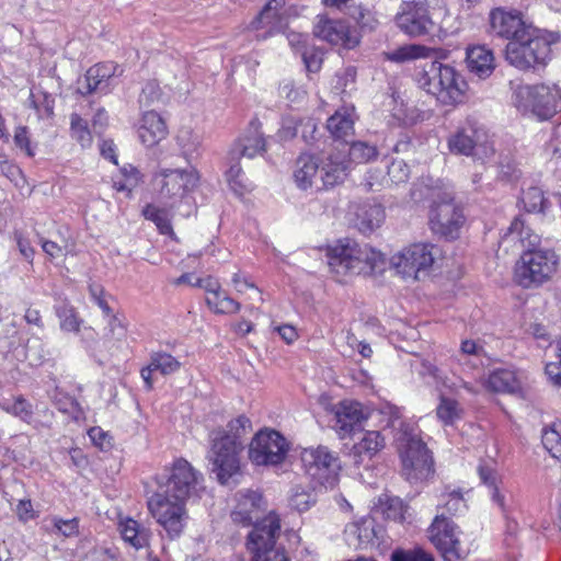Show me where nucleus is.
<instances>
[{
    "instance_id": "f257e3e1",
    "label": "nucleus",
    "mask_w": 561,
    "mask_h": 561,
    "mask_svg": "<svg viewBox=\"0 0 561 561\" xmlns=\"http://www.w3.org/2000/svg\"><path fill=\"white\" fill-rule=\"evenodd\" d=\"M202 474L184 458L165 468L157 492L148 500V510L170 538L178 537L186 518L185 502L197 491Z\"/></svg>"
},
{
    "instance_id": "f03ea898",
    "label": "nucleus",
    "mask_w": 561,
    "mask_h": 561,
    "mask_svg": "<svg viewBox=\"0 0 561 561\" xmlns=\"http://www.w3.org/2000/svg\"><path fill=\"white\" fill-rule=\"evenodd\" d=\"M329 265L339 276L370 275L385 268L386 260L381 252L354 240H340L328 251Z\"/></svg>"
},
{
    "instance_id": "7ed1b4c3",
    "label": "nucleus",
    "mask_w": 561,
    "mask_h": 561,
    "mask_svg": "<svg viewBox=\"0 0 561 561\" xmlns=\"http://www.w3.org/2000/svg\"><path fill=\"white\" fill-rule=\"evenodd\" d=\"M421 89L432 94L443 105H455L463 101L468 84L451 66L431 61L419 75Z\"/></svg>"
},
{
    "instance_id": "20e7f679",
    "label": "nucleus",
    "mask_w": 561,
    "mask_h": 561,
    "mask_svg": "<svg viewBox=\"0 0 561 561\" xmlns=\"http://www.w3.org/2000/svg\"><path fill=\"white\" fill-rule=\"evenodd\" d=\"M396 443L407 480L421 481L433 471V459L412 425L400 422Z\"/></svg>"
},
{
    "instance_id": "39448f33",
    "label": "nucleus",
    "mask_w": 561,
    "mask_h": 561,
    "mask_svg": "<svg viewBox=\"0 0 561 561\" xmlns=\"http://www.w3.org/2000/svg\"><path fill=\"white\" fill-rule=\"evenodd\" d=\"M559 255L551 249H528L515 264L514 280L525 289H535L550 282L558 273Z\"/></svg>"
},
{
    "instance_id": "423d86ee",
    "label": "nucleus",
    "mask_w": 561,
    "mask_h": 561,
    "mask_svg": "<svg viewBox=\"0 0 561 561\" xmlns=\"http://www.w3.org/2000/svg\"><path fill=\"white\" fill-rule=\"evenodd\" d=\"M550 54L551 42L534 26L519 34L517 39L508 42L505 49L506 60L520 70L545 65Z\"/></svg>"
},
{
    "instance_id": "0eeeda50",
    "label": "nucleus",
    "mask_w": 561,
    "mask_h": 561,
    "mask_svg": "<svg viewBox=\"0 0 561 561\" xmlns=\"http://www.w3.org/2000/svg\"><path fill=\"white\" fill-rule=\"evenodd\" d=\"M445 12L446 5L443 0L404 1L394 21L403 33L417 37L428 34L434 26L433 16Z\"/></svg>"
},
{
    "instance_id": "6e6552de",
    "label": "nucleus",
    "mask_w": 561,
    "mask_h": 561,
    "mask_svg": "<svg viewBox=\"0 0 561 561\" xmlns=\"http://www.w3.org/2000/svg\"><path fill=\"white\" fill-rule=\"evenodd\" d=\"M300 460L305 473L317 485L325 489L336 485L342 466L339 456L329 447L319 445L305 448L300 454Z\"/></svg>"
},
{
    "instance_id": "1a4fd4ad",
    "label": "nucleus",
    "mask_w": 561,
    "mask_h": 561,
    "mask_svg": "<svg viewBox=\"0 0 561 561\" xmlns=\"http://www.w3.org/2000/svg\"><path fill=\"white\" fill-rule=\"evenodd\" d=\"M514 103L524 114L530 113L539 119H549L561 105V94L557 87L522 85L515 92Z\"/></svg>"
},
{
    "instance_id": "9d476101",
    "label": "nucleus",
    "mask_w": 561,
    "mask_h": 561,
    "mask_svg": "<svg viewBox=\"0 0 561 561\" xmlns=\"http://www.w3.org/2000/svg\"><path fill=\"white\" fill-rule=\"evenodd\" d=\"M198 180V173L192 167L185 169L160 168L153 175V185L159 199L173 205L193 191Z\"/></svg>"
},
{
    "instance_id": "9b49d317",
    "label": "nucleus",
    "mask_w": 561,
    "mask_h": 561,
    "mask_svg": "<svg viewBox=\"0 0 561 561\" xmlns=\"http://www.w3.org/2000/svg\"><path fill=\"white\" fill-rule=\"evenodd\" d=\"M289 450L286 438L277 431L260 430L249 444L248 457L255 466H277Z\"/></svg>"
},
{
    "instance_id": "f8f14e48",
    "label": "nucleus",
    "mask_w": 561,
    "mask_h": 561,
    "mask_svg": "<svg viewBox=\"0 0 561 561\" xmlns=\"http://www.w3.org/2000/svg\"><path fill=\"white\" fill-rule=\"evenodd\" d=\"M437 252L434 244L413 243L392 255L390 264L403 277L419 279L420 273L433 266Z\"/></svg>"
},
{
    "instance_id": "ddd939ff",
    "label": "nucleus",
    "mask_w": 561,
    "mask_h": 561,
    "mask_svg": "<svg viewBox=\"0 0 561 561\" xmlns=\"http://www.w3.org/2000/svg\"><path fill=\"white\" fill-rule=\"evenodd\" d=\"M243 448V444L230 442L228 437L211 432L210 460L221 484H227L240 472V454Z\"/></svg>"
},
{
    "instance_id": "4468645a",
    "label": "nucleus",
    "mask_w": 561,
    "mask_h": 561,
    "mask_svg": "<svg viewBox=\"0 0 561 561\" xmlns=\"http://www.w3.org/2000/svg\"><path fill=\"white\" fill-rule=\"evenodd\" d=\"M456 530L455 524L444 513L436 515L428 527V539L445 561H460L469 553L461 545Z\"/></svg>"
},
{
    "instance_id": "2eb2a0df",
    "label": "nucleus",
    "mask_w": 561,
    "mask_h": 561,
    "mask_svg": "<svg viewBox=\"0 0 561 561\" xmlns=\"http://www.w3.org/2000/svg\"><path fill=\"white\" fill-rule=\"evenodd\" d=\"M465 221L462 210L449 196L435 201L430 211V226L434 233L456 238Z\"/></svg>"
},
{
    "instance_id": "dca6fc26",
    "label": "nucleus",
    "mask_w": 561,
    "mask_h": 561,
    "mask_svg": "<svg viewBox=\"0 0 561 561\" xmlns=\"http://www.w3.org/2000/svg\"><path fill=\"white\" fill-rule=\"evenodd\" d=\"M279 535V515L275 512H270L260 522L254 524L253 529L248 535V549L252 556L278 549L279 547L276 545V540Z\"/></svg>"
},
{
    "instance_id": "f3484780",
    "label": "nucleus",
    "mask_w": 561,
    "mask_h": 561,
    "mask_svg": "<svg viewBox=\"0 0 561 561\" xmlns=\"http://www.w3.org/2000/svg\"><path fill=\"white\" fill-rule=\"evenodd\" d=\"M313 33L317 37L347 49L354 48L359 44V37L355 30L343 20L330 19L327 15H319L314 25Z\"/></svg>"
},
{
    "instance_id": "a211bd4d",
    "label": "nucleus",
    "mask_w": 561,
    "mask_h": 561,
    "mask_svg": "<svg viewBox=\"0 0 561 561\" xmlns=\"http://www.w3.org/2000/svg\"><path fill=\"white\" fill-rule=\"evenodd\" d=\"M262 511V495L259 492L248 490L238 494L237 505L230 516L236 525L249 527L261 520Z\"/></svg>"
},
{
    "instance_id": "6ab92c4d",
    "label": "nucleus",
    "mask_w": 561,
    "mask_h": 561,
    "mask_svg": "<svg viewBox=\"0 0 561 561\" xmlns=\"http://www.w3.org/2000/svg\"><path fill=\"white\" fill-rule=\"evenodd\" d=\"M492 31L500 37L513 42L519 37V34L526 32L531 24H527L518 12H508L502 9H495L490 14Z\"/></svg>"
},
{
    "instance_id": "aec40b11",
    "label": "nucleus",
    "mask_w": 561,
    "mask_h": 561,
    "mask_svg": "<svg viewBox=\"0 0 561 561\" xmlns=\"http://www.w3.org/2000/svg\"><path fill=\"white\" fill-rule=\"evenodd\" d=\"M486 134L477 122L468 119L466 126L461 127L448 139L449 150L457 154L470 156L474 148L484 142Z\"/></svg>"
},
{
    "instance_id": "412c9836",
    "label": "nucleus",
    "mask_w": 561,
    "mask_h": 561,
    "mask_svg": "<svg viewBox=\"0 0 561 561\" xmlns=\"http://www.w3.org/2000/svg\"><path fill=\"white\" fill-rule=\"evenodd\" d=\"M381 533V527L371 517H365L353 523L346 529L350 543L357 549L379 547Z\"/></svg>"
},
{
    "instance_id": "4be33fe9",
    "label": "nucleus",
    "mask_w": 561,
    "mask_h": 561,
    "mask_svg": "<svg viewBox=\"0 0 561 561\" xmlns=\"http://www.w3.org/2000/svg\"><path fill=\"white\" fill-rule=\"evenodd\" d=\"M230 151H232L233 159H252L266 151V141L257 118L250 122L247 135L240 138Z\"/></svg>"
},
{
    "instance_id": "5701e85b",
    "label": "nucleus",
    "mask_w": 561,
    "mask_h": 561,
    "mask_svg": "<svg viewBox=\"0 0 561 561\" xmlns=\"http://www.w3.org/2000/svg\"><path fill=\"white\" fill-rule=\"evenodd\" d=\"M335 428L341 436L351 434L356 426L367 419L363 407L356 401H342L334 411Z\"/></svg>"
},
{
    "instance_id": "b1692460",
    "label": "nucleus",
    "mask_w": 561,
    "mask_h": 561,
    "mask_svg": "<svg viewBox=\"0 0 561 561\" xmlns=\"http://www.w3.org/2000/svg\"><path fill=\"white\" fill-rule=\"evenodd\" d=\"M168 135L165 121L156 111L144 113L138 127V136L146 147H153Z\"/></svg>"
},
{
    "instance_id": "393cba45",
    "label": "nucleus",
    "mask_w": 561,
    "mask_h": 561,
    "mask_svg": "<svg viewBox=\"0 0 561 561\" xmlns=\"http://www.w3.org/2000/svg\"><path fill=\"white\" fill-rule=\"evenodd\" d=\"M466 61L469 71L479 78L491 76L495 68L493 51L484 45L468 47Z\"/></svg>"
},
{
    "instance_id": "a878e982",
    "label": "nucleus",
    "mask_w": 561,
    "mask_h": 561,
    "mask_svg": "<svg viewBox=\"0 0 561 561\" xmlns=\"http://www.w3.org/2000/svg\"><path fill=\"white\" fill-rule=\"evenodd\" d=\"M350 161L341 153H330L321 168L323 186L331 187L342 183L348 174Z\"/></svg>"
},
{
    "instance_id": "bb28decb",
    "label": "nucleus",
    "mask_w": 561,
    "mask_h": 561,
    "mask_svg": "<svg viewBox=\"0 0 561 561\" xmlns=\"http://www.w3.org/2000/svg\"><path fill=\"white\" fill-rule=\"evenodd\" d=\"M356 225L362 232H371L379 228L385 219L383 207L375 202H363L355 209Z\"/></svg>"
},
{
    "instance_id": "cd10ccee",
    "label": "nucleus",
    "mask_w": 561,
    "mask_h": 561,
    "mask_svg": "<svg viewBox=\"0 0 561 561\" xmlns=\"http://www.w3.org/2000/svg\"><path fill=\"white\" fill-rule=\"evenodd\" d=\"M385 447V438L377 431L365 433L363 438L355 443L352 448V456L355 465L363 463L366 459L370 460Z\"/></svg>"
},
{
    "instance_id": "c85d7f7f",
    "label": "nucleus",
    "mask_w": 561,
    "mask_h": 561,
    "mask_svg": "<svg viewBox=\"0 0 561 561\" xmlns=\"http://www.w3.org/2000/svg\"><path fill=\"white\" fill-rule=\"evenodd\" d=\"M319 171V160L312 154L302 153L296 161L294 179L297 186L307 190L312 186Z\"/></svg>"
},
{
    "instance_id": "c756f323",
    "label": "nucleus",
    "mask_w": 561,
    "mask_h": 561,
    "mask_svg": "<svg viewBox=\"0 0 561 561\" xmlns=\"http://www.w3.org/2000/svg\"><path fill=\"white\" fill-rule=\"evenodd\" d=\"M483 386L492 392L514 393L519 389L515 374L508 369H496L483 381Z\"/></svg>"
},
{
    "instance_id": "7c9ffc66",
    "label": "nucleus",
    "mask_w": 561,
    "mask_h": 561,
    "mask_svg": "<svg viewBox=\"0 0 561 561\" xmlns=\"http://www.w3.org/2000/svg\"><path fill=\"white\" fill-rule=\"evenodd\" d=\"M123 539L136 549L145 548L149 545L151 531L142 527L133 518H127L119 524Z\"/></svg>"
},
{
    "instance_id": "2f4dec72",
    "label": "nucleus",
    "mask_w": 561,
    "mask_h": 561,
    "mask_svg": "<svg viewBox=\"0 0 561 561\" xmlns=\"http://www.w3.org/2000/svg\"><path fill=\"white\" fill-rule=\"evenodd\" d=\"M283 7L284 0H270L252 21L251 26L254 30L267 27L268 33L276 30L280 22V10Z\"/></svg>"
},
{
    "instance_id": "473e14b6",
    "label": "nucleus",
    "mask_w": 561,
    "mask_h": 561,
    "mask_svg": "<svg viewBox=\"0 0 561 561\" xmlns=\"http://www.w3.org/2000/svg\"><path fill=\"white\" fill-rule=\"evenodd\" d=\"M327 128L334 139L347 142V138L354 134V121L347 111H336L328 119Z\"/></svg>"
},
{
    "instance_id": "72a5a7b5",
    "label": "nucleus",
    "mask_w": 561,
    "mask_h": 561,
    "mask_svg": "<svg viewBox=\"0 0 561 561\" xmlns=\"http://www.w3.org/2000/svg\"><path fill=\"white\" fill-rule=\"evenodd\" d=\"M505 237L512 242H519L525 250L538 249L537 245L540 242L539 236L534 233L530 228L526 227L524 220L519 217H516L512 221Z\"/></svg>"
},
{
    "instance_id": "f704fd0d",
    "label": "nucleus",
    "mask_w": 561,
    "mask_h": 561,
    "mask_svg": "<svg viewBox=\"0 0 561 561\" xmlns=\"http://www.w3.org/2000/svg\"><path fill=\"white\" fill-rule=\"evenodd\" d=\"M221 437H228L230 442L243 444V438L252 432L251 420L241 414L228 422L226 428L213 431Z\"/></svg>"
},
{
    "instance_id": "c9c22d12",
    "label": "nucleus",
    "mask_w": 561,
    "mask_h": 561,
    "mask_svg": "<svg viewBox=\"0 0 561 561\" xmlns=\"http://www.w3.org/2000/svg\"><path fill=\"white\" fill-rule=\"evenodd\" d=\"M142 214L146 219L153 221L162 234H168L173 237L174 231L171 225V213L170 209L160 208L152 204L147 205Z\"/></svg>"
},
{
    "instance_id": "e433bc0d",
    "label": "nucleus",
    "mask_w": 561,
    "mask_h": 561,
    "mask_svg": "<svg viewBox=\"0 0 561 561\" xmlns=\"http://www.w3.org/2000/svg\"><path fill=\"white\" fill-rule=\"evenodd\" d=\"M379 505L387 519L403 522L408 505L398 496L382 495L379 497Z\"/></svg>"
},
{
    "instance_id": "4c0bfd02",
    "label": "nucleus",
    "mask_w": 561,
    "mask_h": 561,
    "mask_svg": "<svg viewBox=\"0 0 561 561\" xmlns=\"http://www.w3.org/2000/svg\"><path fill=\"white\" fill-rule=\"evenodd\" d=\"M112 77L105 66L95 65L88 69L85 73V90L80 88L81 93L90 94L106 87V81Z\"/></svg>"
},
{
    "instance_id": "58836bf2",
    "label": "nucleus",
    "mask_w": 561,
    "mask_h": 561,
    "mask_svg": "<svg viewBox=\"0 0 561 561\" xmlns=\"http://www.w3.org/2000/svg\"><path fill=\"white\" fill-rule=\"evenodd\" d=\"M462 409L457 400L440 396L439 404L436 408L437 417L445 424L451 425L456 420L460 419Z\"/></svg>"
},
{
    "instance_id": "ea45409f",
    "label": "nucleus",
    "mask_w": 561,
    "mask_h": 561,
    "mask_svg": "<svg viewBox=\"0 0 561 561\" xmlns=\"http://www.w3.org/2000/svg\"><path fill=\"white\" fill-rule=\"evenodd\" d=\"M433 49L421 44H408L396 49L390 59L393 61L402 62L407 60L430 57Z\"/></svg>"
},
{
    "instance_id": "a19ab883",
    "label": "nucleus",
    "mask_w": 561,
    "mask_h": 561,
    "mask_svg": "<svg viewBox=\"0 0 561 561\" xmlns=\"http://www.w3.org/2000/svg\"><path fill=\"white\" fill-rule=\"evenodd\" d=\"M228 163L229 169L226 172L227 182L236 194L242 195L247 190V184L243 181L240 159H233L232 151L229 152Z\"/></svg>"
},
{
    "instance_id": "79ce46f5",
    "label": "nucleus",
    "mask_w": 561,
    "mask_h": 561,
    "mask_svg": "<svg viewBox=\"0 0 561 561\" xmlns=\"http://www.w3.org/2000/svg\"><path fill=\"white\" fill-rule=\"evenodd\" d=\"M207 305L217 313L232 314L240 310V304L220 291L215 294V297L206 298Z\"/></svg>"
},
{
    "instance_id": "37998d69",
    "label": "nucleus",
    "mask_w": 561,
    "mask_h": 561,
    "mask_svg": "<svg viewBox=\"0 0 561 561\" xmlns=\"http://www.w3.org/2000/svg\"><path fill=\"white\" fill-rule=\"evenodd\" d=\"M348 154L352 161L366 163L377 158L378 150L367 142L356 141L351 145Z\"/></svg>"
},
{
    "instance_id": "c03bdc74",
    "label": "nucleus",
    "mask_w": 561,
    "mask_h": 561,
    "mask_svg": "<svg viewBox=\"0 0 561 561\" xmlns=\"http://www.w3.org/2000/svg\"><path fill=\"white\" fill-rule=\"evenodd\" d=\"M150 362L156 370L163 375L173 374L180 369V362L169 353L157 352L151 355Z\"/></svg>"
},
{
    "instance_id": "a18cd8bd",
    "label": "nucleus",
    "mask_w": 561,
    "mask_h": 561,
    "mask_svg": "<svg viewBox=\"0 0 561 561\" xmlns=\"http://www.w3.org/2000/svg\"><path fill=\"white\" fill-rule=\"evenodd\" d=\"M164 102V96L160 85L156 81H149L142 88L139 96V103L144 107H150Z\"/></svg>"
},
{
    "instance_id": "49530a36",
    "label": "nucleus",
    "mask_w": 561,
    "mask_h": 561,
    "mask_svg": "<svg viewBox=\"0 0 561 561\" xmlns=\"http://www.w3.org/2000/svg\"><path fill=\"white\" fill-rule=\"evenodd\" d=\"M71 136L83 148L92 144V135L88 128L87 122L76 113L71 115Z\"/></svg>"
},
{
    "instance_id": "de8ad7c7",
    "label": "nucleus",
    "mask_w": 561,
    "mask_h": 561,
    "mask_svg": "<svg viewBox=\"0 0 561 561\" xmlns=\"http://www.w3.org/2000/svg\"><path fill=\"white\" fill-rule=\"evenodd\" d=\"M316 503V496L304 488L297 485L291 490V494L289 496V505L298 511L305 512L310 508L311 505Z\"/></svg>"
},
{
    "instance_id": "09e8293b",
    "label": "nucleus",
    "mask_w": 561,
    "mask_h": 561,
    "mask_svg": "<svg viewBox=\"0 0 561 561\" xmlns=\"http://www.w3.org/2000/svg\"><path fill=\"white\" fill-rule=\"evenodd\" d=\"M522 203L528 213H539L545 209L546 199L538 187H529L523 192Z\"/></svg>"
},
{
    "instance_id": "8fccbe9b",
    "label": "nucleus",
    "mask_w": 561,
    "mask_h": 561,
    "mask_svg": "<svg viewBox=\"0 0 561 561\" xmlns=\"http://www.w3.org/2000/svg\"><path fill=\"white\" fill-rule=\"evenodd\" d=\"M0 408L24 422H30L33 415L32 404L27 402L26 399H24L22 396L18 397L12 405L0 403Z\"/></svg>"
},
{
    "instance_id": "3c124183",
    "label": "nucleus",
    "mask_w": 561,
    "mask_h": 561,
    "mask_svg": "<svg viewBox=\"0 0 561 561\" xmlns=\"http://www.w3.org/2000/svg\"><path fill=\"white\" fill-rule=\"evenodd\" d=\"M176 139L186 154L195 152L201 145L199 135L195 133L191 127H182L179 130Z\"/></svg>"
},
{
    "instance_id": "603ef678",
    "label": "nucleus",
    "mask_w": 561,
    "mask_h": 561,
    "mask_svg": "<svg viewBox=\"0 0 561 561\" xmlns=\"http://www.w3.org/2000/svg\"><path fill=\"white\" fill-rule=\"evenodd\" d=\"M391 561H434V557L424 549L416 547L408 550L393 551Z\"/></svg>"
},
{
    "instance_id": "864d4df0",
    "label": "nucleus",
    "mask_w": 561,
    "mask_h": 561,
    "mask_svg": "<svg viewBox=\"0 0 561 561\" xmlns=\"http://www.w3.org/2000/svg\"><path fill=\"white\" fill-rule=\"evenodd\" d=\"M542 444L553 458H561V435L559 431L554 427L545 430L542 433Z\"/></svg>"
},
{
    "instance_id": "5fc2aeb1",
    "label": "nucleus",
    "mask_w": 561,
    "mask_h": 561,
    "mask_svg": "<svg viewBox=\"0 0 561 561\" xmlns=\"http://www.w3.org/2000/svg\"><path fill=\"white\" fill-rule=\"evenodd\" d=\"M60 319V327L65 331L78 332L80 329V321L72 308L62 307L57 312Z\"/></svg>"
},
{
    "instance_id": "6e6d98bb",
    "label": "nucleus",
    "mask_w": 561,
    "mask_h": 561,
    "mask_svg": "<svg viewBox=\"0 0 561 561\" xmlns=\"http://www.w3.org/2000/svg\"><path fill=\"white\" fill-rule=\"evenodd\" d=\"M388 175L391 182L399 184L408 181L410 169L403 161H393L388 168Z\"/></svg>"
},
{
    "instance_id": "4d7b16f0",
    "label": "nucleus",
    "mask_w": 561,
    "mask_h": 561,
    "mask_svg": "<svg viewBox=\"0 0 561 561\" xmlns=\"http://www.w3.org/2000/svg\"><path fill=\"white\" fill-rule=\"evenodd\" d=\"M131 175H127V179L124 181H114L113 187L117 192H126L127 196H130L131 191L139 184L141 181L140 172L136 168H130Z\"/></svg>"
},
{
    "instance_id": "13d9d810",
    "label": "nucleus",
    "mask_w": 561,
    "mask_h": 561,
    "mask_svg": "<svg viewBox=\"0 0 561 561\" xmlns=\"http://www.w3.org/2000/svg\"><path fill=\"white\" fill-rule=\"evenodd\" d=\"M92 443L101 450H108L112 448V437L99 426L91 427L88 432Z\"/></svg>"
},
{
    "instance_id": "bf43d9fd",
    "label": "nucleus",
    "mask_w": 561,
    "mask_h": 561,
    "mask_svg": "<svg viewBox=\"0 0 561 561\" xmlns=\"http://www.w3.org/2000/svg\"><path fill=\"white\" fill-rule=\"evenodd\" d=\"M232 283L238 293H244L247 288L253 289L255 294L254 299H256L257 301H263L259 288L253 283H251L247 277H244L240 272L233 275Z\"/></svg>"
},
{
    "instance_id": "052dcab7",
    "label": "nucleus",
    "mask_w": 561,
    "mask_h": 561,
    "mask_svg": "<svg viewBox=\"0 0 561 561\" xmlns=\"http://www.w3.org/2000/svg\"><path fill=\"white\" fill-rule=\"evenodd\" d=\"M108 327L113 339L123 341L126 337L127 324L117 314L111 316Z\"/></svg>"
},
{
    "instance_id": "680f3d73",
    "label": "nucleus",
    "mask_w": 561,
    "mask_h": 561,
    "mask_svg": "<svg viewBox=\"0 0 561 561\" xmlns=\"http://www.w3.org/2000/svg\"><path fill=\"white\" fill-rule=\"evenodd\" d=\"M54 527L65 537H71L78 534V520L76 518L67 520L55 519Z\"/></svg>"
},
{
    "instance_id": "e2e57ef3",
    "label": "nucleus",
    "mask_w": 561,
    "mask_h": 561,
    "mask_svg": "<svg viewBox=\"0 0 561 561\" xmlns=\"http://www.w3.org/2000/svg\"><path fill=\"white\" fill-rule=\"evenodd\" d=\"M500 168L502 178L506 179L507 181L516 180L520 175V170L517 168V164L513 160L505 159L501 161Z\"/></svg>"
},
{
    "instance_id": "0e129e2a",
    "label": "nucleus",
    "mask_w": 561,
    "mask_h": 561,
    "mask_svg": "<svg viewBox=\"0 0 561 561\" xmlns=\"http://www.w3.org/2000/svg\"><path fill=\"white\" fill-rule=\"evenodd\" d=\"M14 142L21 149H24L28 157H33L34 152L30 145V138L27 135V128L22 126L18 127L14 134Z\"/></svg>"
},
{
    "instance_id": "69168bd1",
    "label": "nucleus",
    "mask_w": 561,
    "mask_h": 561,
    "mask_svg": "<svg viewBox=\"0 0 561 561\" xmlns=\"http://www.w3.org/2000/svg\"><path fill=\"white\" fill-rule=\"evenodd\" d=\"M252 561H289L283 548L253 554Z\"/></svg>"
},
{
    "instance_id": "338daca9",
    "label": "nucleus",
    "mask_w": 561,
    "mask_h": 561,
    "mask_svg": "<svg viewBox=\"0 0 561 561\" xmlns=\"http://www.w3.org/2000/svg\"><path fill=\"white\" fill-rule=\"evenodd\" d=\"M193 286L204 288L207 293L210 294L209 297H215V294L220 293L219 283L210 276L206 278H196Z\"/></svg>"
},
{
    "instance_id": "774afa93",
    "label": "nucleus",
    "mask_w": 561,
    "mask_h": 561,
    "mask_svg": "<svg viewBox=\"0 0 561 561\" xmlns=\"http://www.w3.org/2000/svg\"><path fill=\"white\" fill-rule=\"evenodd\" d=\"M419 373L421 376L428 375L434 378L436 383H442V385L446 386L445 379L440 375L439 369L434 364H432L430 362H422L421 369Z\"/></svg>"
}]
</instances>
